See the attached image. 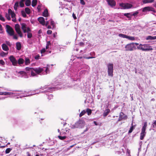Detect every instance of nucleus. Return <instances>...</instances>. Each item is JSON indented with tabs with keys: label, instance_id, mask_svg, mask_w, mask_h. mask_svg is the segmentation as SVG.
I'll return each instance as SVG.
<instances>
[{
	"label": "nucleus",
	"instance_id": "obj_40",
	"mask_svg": "<svg viewBox=\"0 0 156 156\" xmlns=\"http://www.w3.org/2000/svg\"><path fill=\"white\" fill-rule=\"evenodd\" d=\"M25 64L26 65H28L30 63V60L27 58H25Z\"/></svg>",
	"mask_w": 156,
	"mask_h": 156
},
{
	"label": "nucleus",
	"instance_id": "obj_44",
	"mask_svg": "<svg viewBox=\"0 0 156 156\" xmlns=\"http://www.w3.org/2000/svg\"><path fill=\"white\" fill-rule=\"evenodd\" d=\"M58 137L60 139V140H64L65 139L66 137V136H58Z\"/></svg>",
	"mask_w": 156,
	"mask_h": 156
},
{
	"label": "nucleus",
	"instance_id": "obj_19",
	"mask_svg": "<svg viewBox=\"0 0 156 156\" xmlns=\"http://www.w3.org/2000/svg\"><path fill=\"white\" fill-rule=\"evenodd\" d=\"M151 8V7L150 6L145 7L143 9L142 11L144 12L150 11Z\"/></svg>",
	"mask_w": 156,
	"mask_h": 156
},
{
	"label": "nucleus",
	"instance_id": "obj_28",
	"mask_svg": "<svg viewBox=\"0 0 156 156\" xmlns=\"http://www.w3.org/2000/svg\"><path fill=\"white\" fill-rule=\"evenodd\" d=\"M16 46L17 49L18 50H20L21 48V45L20 43V42H17L16 43Z\"/></svg>",
	"mask_w": 156,
	"mask_h": 156
},
{
	"label": "nucleus",
	"instance_id": "obj_54",
	"mask_svg": "<svg viewBox=\"0 0 156 156\" xmlns=\"http://www.w3.org/2000/svg\"><path fill=\"white\" fill-rule=\"evenodd\" d=\"M5 43H6V45H7L9 46H10L11 45V44L10 43L9 41H5Z\"/></svg>",
	"mask_w": 156,
	"mask_h": 156
},
{
	"label": "nucleus",
	"instance_id": "obj_10",
	"mask_svg": "<svg viewBox=\"0 0 156 156\" xmlns=\"http://www.w3.org/2000/svg\"><path fill=\"white\" fill-rule=\"evenodd\" d=\"M15 29L16 31V32L21 37H23V34L20 30V27L18 24H17L15 25Z\"/></svg>",
	"mask_w": 156,
	"mask_h": 156
},
{
	"label": "nucleus",
	"instance_id": "obj_27",
	"mask_svg": "<svg viewBox=\"0 0 156 156\" xmlns=\"http://www.w3.org/2000/svg\"><path fill=\"white\" fill-rule=\"evenodd\" d=\"M126 38L131 41H134L135 40V38L134 37L129 36L127 35Z\"/></svg>",
	"mask_w": 156,
	"mask_h": 156
},
{
	"label": "nucleus",
	"instance_id": "obj_7",
	"mask_svg": "<svg viewBox=\"0 0 156 156\" xmlns=\"http://www.w3.org/2000/svg\"><path fill=\"white\" fill-rule=\"evenodd\" d=\"M6 31L9 35L11 36L14 35V31L13 29L8 25H6Z\"/></svg>",
	"mask_w": 156,
	"mask_h": 156
},
{
	"label": "nucleus",
	"instance_id": "obj_21",
	"mask_svg": "<svg viewBox=\"0 0 156 156\" xmlns=\"http://www.w3.org/2000/svg\"><path fill=\"white\" fill-rule=\"evenodd\" d=\"M49 21V23H50L51 25L52 26V29L54 28L55 27V23L52 19H51L49 21Z\"/></svg>",
	"mask_w": 156,
	"mask_h": 156
},
{
	"label": "nucleus",
	"instance_id": "obj_51",
	"mask_svg": "<svg viewBox=\"0 0 156 156\" xmlns=\"http://www.w3.org/2000/svg\"><path fill=\"white\" fill-rule=\"evenodd\" d=\"M152 126L153 128H154L155 126H156V120L154 121L153 124H152Z\"/></svg>",
	"mask_w": 156,
	"mask_h": 156
},
{
	"label": "nucleus",
	"instance_id": "obj_56",
	"mask_svg": "<svg viewBox=\"0 0 156 156\" xmlns=\"http://www.w3.org/2000/svg\"><path fill=\"white\" fill-rule=\"evenodd\" d=\"M53 96L52 94H50L48 96V98L50 100L52 98Z\"/></svg>",
	"mask_w": 156,
	"mask_h": 156
},
{
	"label": "nucleus",
	"instance_id": "obj_48",
	"mask_svg": "<svg viewBox=\"0 0 156 156\" xmlns=\"http://www.w3.org/2000/svg\"><path fill=\"white\" fill-rule=\"evenodd\" d=\"M10 15H9V14H6V16H5L6 17V18L8 20H10L11 19V18L10 17Z\"/></svg>",
	"mask_w": 156,
	"mask_h": 156
},
{
	"label": "nucleus",
	"instance_id": "obj_46",
	"mask_svg": "<svg viewBox=\"0 0 156 156\" xmlns=\"http://www.w3.org/2000/svg\"><path fill=\"white\" fill-rule=\"evenodd\" d=\"M11 149L10 148H7L5 151V153L6 154H8L11 151Z\"/></svg>",
	"mask_w": 156,
	"mask_h": 156
},
{
	"label": "nucleus",
	"instance_id": "obj_38",
	"mask_svg": "<svg viewBox=\"0 0 156 156\" xmlns=\"http://www.w3.org/2000/svg\"><path fill=\"white\" fill-rule=\"evenodd\" d=\"M119 36L120 37H121L123 38H126V35L122 34H119Z\"/></svg>",
	"mask_w": 156,
	"mask_h": 156
},
{
	"label": "nucleus",
	"instance_id": "obj_43",
	"mask_svg": "<svg viewBox=\"0 0 156 156\" xmlns=\"http://www.w3.org/2000/svg\"><path fill=\"white\" fill-rule=\"evenodd\" d=\"M19 5V3L18 2H16L14 6V9L15 10H16Z\"/></svg>",
	"mask_w": 156,
	"mask_h": 156
},
{
	"label": "nucleus",
	"instance_id": "obj_37",
	"mask_svg": "<svg viewBox=\"0 0 156 156\" xmlns=\"http://www.w3.org/2000/svg\"><path fill=\"white\" fill-rule=\"evenodd\" d=\"M8 54V52L7 53H5V52L3 51H2L0 53V55L2 57H5L6 55Z\"/></svg>",
	"mask_w": 156,
	"mask_h": 156
},
{
	"label": "nucleus",
	"instance_id": "obj_34",
	"mask_svg": "<svg viewBox=\"0 0 156 156\" xmlns=\"http://www.w3.org/2000/svg\"><path fill=\"white\" fill-rule=\"evenodd\" d=\"M31 1L30 0H26L25 2V4L27 6H29L30 5Z\"/></svg>",
	"mask_w": 156,
	"mask_h": 156
},
{
	"label": "nucleus",
	"instance_id": "obj_8",
	"mask_svg": "<svg viewBox=\"0 0 156 156\" xmlns=\"http://www.w3.org/2000/svg\"><path fill=\"white\" fill-rule=\"evenodd\" d=\"M21 28L24 33H26L27 32H30V28L27 27V25L25 23H21Z\"/></svg>",
	"mask_w": 156,
	"mask_h": 156
},
{
	"label": "nucleus",
	"instance_id": "obj_31",
	"mask_svg": "<svg viewBox=\"0 0 156 156\" xmlns=\"http://www.w3.org/2000/svg\"><path fill=\"white\" fill-rule=\"evenodd\" d=\"M25 0H21L20 3V5L21 7H23L24 5V2Z\"/></svg>",
	"mask_w": 156,
	"mask_h": 156
},
{
	"label": "nucleus",
	"instance_id": "obj_18",
	"mask_svg": "<svg viewBox=\"0 0 156 156\" xmlns=\"http://www.w3.org/2000/svg\"><path fill=\"white\" fill-rule=\"evenodd\" d=\"M2 48L3 50L5 51H7L9 50V48L5 44H3L2 45Z\"/></svg>",
	"mask_w": 156,
	"mask_h": 156
},
{
	"label": "nucleus",
	"instance_id": "obj_12",
	"mask_svg": "<svg viewBox=\"0 0 156 156\" xmlns=\"http://www.w3.org/2000/svg\"><path fill=\"white\" fill-rule=\"evenodd\" d=\"M8 13L10 16H11L12 19V21L13 22H15L16 20V18L15 17V14L10 9H8Z\"/></svg>",
	"mask_w": 156,
	"mask_h": 156
},
{
	"label": "nucleus",
	"instance_id": "obj_55",
	"mask_svg": "<svg viewBox=\"0 0 156 156\" xmlns=\"http://www.w3.org/2000/svg\"><path fill=\"white\" fill-rule=\"evenodd\" d=\"M0 20L2 21H4L5 20L4 18L2 16L0 15Z\"/></svg>",
	"mask_w": 156,
	"mask_h": 156
},
{
	"label": "nucleus",
	"instance_id": "obj_30",
	"mask_svg": "<svg viewBox=\"0 0 156 156\" xmlns=\"http://www.w3.org/2000/svg\"><path fill=\"white\" fill-rule=\"evenodd\" d=\"M85 111H86V112L87 113V115H90L91 114L92 111L89 108H87Z\"/></svg>",
	"mask_w": 156,
	"mask_h": 156
},
{
	"label": "nucleus",
	"instance_id": "obj_57",
	"mask_svg": "<svg viewBox=\"0 0 156 156\" xmlns=\"http://www.w3.org/2000/svg\"><path fill=\"white\" fill-rule=\"evenodd\" d=\"M52 32V31L51 30H48L47 31V33L48 34H51Z\"/></svg>",
	"mask_w": 156,
	"mask_h": 156
},
{
	"label": "nucleus",
	"instance_id": "obj_36",
	"mask_svg": "<svg viewBox=\"0 0 156 156\" xmlns=\"http://www.w3.org/2000/svg\"><path fill=\"white\" fill-rule=\"evenodd\" d=\"M37 0H33L32 2V5L33 7L35 6L37 4Z\"/></svg>",
	"mask_w": 156,
	"mask_h": 156
},
{
	"label": "nucleus",
	"instance_id": "obj_64",
	"mask_svg": "<svg viewBox=\"0 0 156 156\" xmlns=\"http://www.w3.org/2000/svg\"><path fill=\"white\" fill-rule=\"evenodd\" d=\"M35 59H38L39 58V55H37L35 57Z\"/></svg>",
	"mask_w": 156,
	"mask_h": 156
},
{
	"label": "nucleus",
	"instance_id": "obj_60",
	"mask_svg": "<svg viewBox=\"0 0 156 156\" xmlns=\"http://www.w3.org/2000/svg\"><path fill=\"white\" fill-rule=\"evenodd\" d=\"M84 58H85L87 59H89L93 58L94 57H84Z\"/></svg>",
	"mask_w": 156,
	"mask_h": 156
},
{
	"label": "nucleus",
	"instance_id": "obj_32",
	"mask_svg": "<svg viewBox=\"0 0 156 156\" xmlns=\"http://www.w3.org/2000/svg\"><path fill=\"white\" fill-rule=\"evenodd\" d=\"M51 45V42L50 41H48L47 42L46 45V49H47L49 48V46Z\"/></svg>",
	"mask_w": 156,
	"mask_h": 156
},
{
	"label": "nucleus",
	"instance_id": "obj_22",
	"mask_svg": "<svg viewBox=\"0 0 156 156\" xmlns=\"http://www.w3.org/2000/svg\"><path fill=\"white\" fill-rule=\"evenodd\" d=\"M41 56H43L46 55L47 53L45 48H43L41 51Z\"/></svg>",
	"mask_w": 156,
	"mask_h": 156
},
{
	"label": "nucleus",
	"instance_id": "obj_41",
	"mask_svg": "<svg viewBox=\"0 0 156 156\" xmlns=\"http://www.w3.org/2000/svg\"><path fill=\"white\" fill-rule=\"evenodd\" d=\"M24 60L22 58H20L18 61V63L19 64H22Z\"/></svg>",
	"mask_w": 156,
	"mask_h": 156
},
{
	"label": "nucleus",
	"instance_id": "obj_59",
	"mask_svg": "<svg viewBox=\"0 0 156 156\" xmlns=\"http://www.w3.org/2000/svg\"><path fill=\"white\" fill-rule=\"evenodd\" d=\"M65 9H68L69 11V12L71 11V8L70 7H69V8L66 7Z\"/></svg>",
	"mask_w": 156,
	"mask_h": 156
},
{
	"label": "nucleus",
	"instance_id": "obj_3",
	"mask_svg": "<svg viewBox=\"0 0 156 156\" xmlns=\"http://www.w3.org/2000/svg\"><path fill=\"white\" fill-rule=\"evenodd\" d=\"M147 126V122H144L143 126L141 129V132L140 134V139L141 140H143L144 139V136H145L146 132V130Z\"/></svg>",
	"mask_w": 156,
	"mask_h": 156
},
{
	"label": "nucleus",
	"instance_id": "obj_2",
	"mask_svg": "<svg viewBox=\"0 0 156 156\" xmlns=\"http://www.w3.org/2000/svg\"><path fill=\"white\" fill-rule=\"evenodd\" d=\"M85 124V122L83 120H80L76 122L74 124L72 125L71 127L72 128H81L83 127Z\"/></svg>",
	"mask_w": 156,
	"mask_h": 156
},
{
	"label": "nucleus",
	"instance_id": "obj_35",
	"mask_svg": "<svg viewBox=\"0 0 156 156\" xmlns=\"http://www.w3.org/2000/svg\"><path fill=\"white\" fill-rule=\"evenodd\" d=\"M124 16L127 17L128 18H131V13H125L124 14Z\"/></svg>",
	"mask_w": 156,
	"mask_h": 156
},
{
	"label": "nucleus",
	"instance_id": "obj_6",
	"mask_svg": "<svg viewBox=\"0 0 156 156\" xmlns=\"http://www.w3.org/2000/svg\"><path fill=\"white\" fill-rule=\"evenodd\" d=\"M119 6L121 9H127L131 8L132 7V5L128 3H120Z\"/></svg>",
	"mask_w": 156,
	"mask_h": 156
},
{
	"label": "nucleus",
	"instance_id": "obj_47",
	"mask_svg": "<svg viewBox=\"0 0 156 156\" xmlns=\"http://www.w3.org/2000/svg\"><path fill=\"white\" fill-rule=\"evenodd\" d=\"M21 14L22 15V16L24 17H25L26 16V14L25 12L23 11H22L21 12Z\"/></svg>",
	"mask_w": 156,
	"mask_h": 156
},
{
	"label": "nucleus",
	"instance_id": "obj_24",
	"mask_svg": "<svg viewBox=\"0 0 156 156\" xmlns=\"http://www.w3.org/2000/svg\"><path fill=\"white\" fill-rule=\"evenodd\" d=\"M136 125H133V123L131 124V126L130 127V129L128 133H129L132 132L133 130L135 129Z\"/></svg>",
	"mask_w": 156,
	"mask_h": 156
},
{
	"label": "nucleus",
	"instance_id": "obj_14",
	"mask_svg": "<svg viewBox=\"0 0 156 156\" xmlns=\"http://www.w3.org/2000/svg\"><path fill=\"white\" fill-rule=\"evenodd\" d=\"M40 23L42 25H45L47 26L49 24V21H47L45 23V20L43 17H40Z\"/></svg>",
	"mask_w": 156,
	"mask_h": 156
},
{
	"label": "nucleus",
	"instance_id": "obj_23",
	"mask_svg": "<svg viewBox=\"0 0 156 156\" xmlns=\"http://www.w3.org/2000/svg\"><path fill=\"white\" fill-rule=\"evenodd\" d=\"M110 110L109 109H107L105 110L103 114V115L104 117H106L109 113Z\"/></svg>",
	"mask_w": 156,
	"mask_h": 156
},
{
	"label": "nucleus",
	"instance_id": "obj_9",
	"mask_svg": "<svg viewBox=\"0 0 156 156\" xmlns=\"http://www.w3.org/2000/svg\"><path fill=\"white\" fill-rule=\"evenodd\" d=\"M40 74L41 73L43 75L47 74L49 73V70L47 67H44L42 68H40Z\"/></svg>",
	"mask_w": 156,
	"mask_h": 156
},
{
	"label": "nucleus",
	"instance_id": "obj_42",
	"mask_svg": "<svg viewBox=\"0 0 156 156\" xmlns=\"http://www.w3.org/2000/svg\"><path fill=\"white\" fill-rule=\"evenodd\" d=\"M25 11L26 13L29 14L30 13V9L28 8H26L25 9Z\"/></svg>",
	"mask_w": 156,
	"mask_h": 156
},
{
	"label": "nucleus",
	"instance_id": "obj_4",
	"mask_svg": "<svg viewBox=\"0 0 156 156\" xmlns=\"http://www.w3.org/2000/svg\"><path fill=\"white\" fill-rule=\"evenodd\" d=\"M136 49V47L133 43L126 44L124 50L126 51H133Z\"/></svg>",
	"mask_w": 156,
	"mask_h": 156
},
{
	"label": "nucleus",
	"instance_id": "obj_63",
	"mask_svg": "<svg viewBox=\"0 0 156 156\" xmlns=\"http://www.w3.org/2000/svg\"><path fill=\"white\" fill-rule=\"evenodd\" d=\"M73 16L74 19H76V17L74 13L73 14Z\"/></svg>",
	"mask_w": 156,
	"mask_h": 156
},
{
	"label": "nucleus",
	"instance_id": "obj_16",
	"mask_svg": "<svg viewBox=\"0 0 156 156\" xmlns=\"http://www.w3.org/2000/svg\"><path fill=\"white\" fill-rule=\"evenodd\" d=\"M9 59L14 66H16L17 64V62L15 58L12 56L11 55L9 57Z\"/></svg>",
	"mask_w": 156,
	"mask_h": 156
},
{
	"label": "nucleus",
	"instance_id": "obj_25",
	"mask_svg": "<svg viewBox=\"0 0 156 156\" xmlns=\"http://www.w3.org/2000/svg\"><path fill=\"white\" fill-rule=\"evenodd\" d=\"M139 12L138 11H137L135 12H131V16H134L135 17H136L138 14L139 13Z\"/></svg>",
	"mask_w": 156,
	"mask_h": 156
},
{
	"label": "nucleus",
	"instance_id": "obj_26",
	"mask_svg": "<svg viewBox=\"0 0 156 156\" xmlns=\"http://www.w3.org/2000/svg\"><path fill=\"white\" fill-rule=\"evenodd\" d=\"M146 39L147 40H155L156 39V36H147L146 38Z\"/></svg>",
	"mask_w": 156,
	"mask_h": 156
},
{
	"label": "nucleus",
	"instance_id": "obj_58",
	"mask_svg": "<svg viewBox=\"0 0 156 156\" xmlns=\"http://www.w3.org/2000/svg\"><path fill=\"white\" fill-rule=\"evenodd\" d=\"M123 117H121V116H119V119L118 120V121H119L122 120V119H123Z\"/></svg>",
	"mask_w": 156,
	"mask_h": 156
},
{
	"label": "nucleus",
	"instance_id": "obj_61",
	"mask_svg": "<svg viewBox=\"0 0 156 156\" xmlns=\"http://www.w3.org/2000/svg\"><path fill=\"white\" fill-rule=\"evenodd\" d=\"M66 133V132L64 131H62V132H61L60 133V134L61 135L65 134Z\"/></svg>",
	"mask_w": 156,
	"mask_h": 156
},
{
	"label": "nucleus",
	"instance_id": "obj_5",
	"mask_svg": "<svg viewBox=\"0 0 156 156\" xmlns=\"http://www.w3.org/2000/svg\"><path fill=\"white\" fill-rule=\"evenodd\" d=\"M108 76L111 77L113 76V65L112 64H109L108 65Z\"/></svg>",
	"mask_w": 156,
	"mask_h": 156
},
{
	"label": "nucleus",
	"instance_id": "obj_62",
	"mask_svg": "<svg viewBox=\"0 0 156 156\" xmlns=\"http://www.w3.org/2000/svg\"><path fill=\"white\" fill-rule=\"evenodd\" d=\"M124 115V113L121 112L120 113L119 116H121V117H123V116Z\"/></svg>",
	"mask_w": 156,
	"mask_h": 156
},
{
	"label": "nucleus",
	"instance_id": "obj_50",
	"mask_svg": "<svg viewBox=\"0 0 156 156\" xmlns=\"http://www.w3.org/2000/svg\"><path fill=\"white\" fill-rule=\"evenodd\" d=\"M126 153L128 154V155L129 156H130V151L129 149H127L126 150Z\"/></svg>",
	"mask_w": 156,
	"mask_h": 156
},
{
	"label": "nucleus",
	"instance_id": "obj_45",
	"mask_svg": "<svg viewBox=\"0 0 156 156\" xmlns=\"http://www.w3.org/2000/svg\"><path fill=\"white\" fill-rule=\"evenodd\" d=\"M28 33L27 34V37L28 38H30L32 37V34L31 33H30V32H27Z\"/></svg>",
	"mask_w": 156,
	"mask_h": 156
},
{
	"label": "nucleus",
	"instance_id": "obj_15",
	"mask_svg": "<svg viewBox=\"0 0 156 156\" xmlns=\"http://www.w3.org/2000/svg\"><path fill=\"white\" fill-rule=\"evenodd\" d=\"M19 75L18 76L19 77H24L25 78H28V76L26 72L24 71H20L18 73Z\"/></svg>",
	"mask_w": 156,
	"mask_h": 156
},
{
	"label": "nucleus",
	"instance_id": "obj_52",
	"mask_svg": "<svg viewBox=\"0 0 156 156\" xmlns=\"http://www.w3.org/2000/svg\"><path fill=\"white\" fill-rule=\"evenodd\" d=\"M150 11H152L154 13L156 12V11L154 8L151 7Z\"/></svg>",
	"mask_w": 156,
	"mask_h": 156
},
{
	"label": "nucleus",
	"instance_id": "obj_11",
	"mask_svg": "<svg viewBox=\"0 0 156 156\" xmlns=\"http://www.w3.org/2000/svg\"><path fill=\"white\" fill-rule=\"evenodd\" d=\"M39 74V69L38 68H33L31 71V76H34L37 74Z\"/></svg>",
	"mask_w": 156,
	"mask_h": 156
},
{
	"label": "nucleus",
	"instance_id": "obj_53",
	"mask_svg": "<svg viewBox=\"0 0 156 156\" xmlns=\"http://www.w3.org/2000/svg\"><path fill=\"white\" fill-rule=\"evenodd\" d=\"M0 64L2 65H4L5 64V62L3 60H0Z\"/></svg>",
	"mask_w": 156,
	"mask_h": 156
},
{
	"label": "nucleus",
	"instance_id": "obj_33",
	"mask_svg": "<svg viewBox=\"0 0 156 156\" xmlns=\"http://www.w3.org/2000/svg\"><path fill=\"white\" fill-rule=\"evenodd\" d=\"M86 113V111L85 110H83L81 112L79 116L81 117L83 115H84Z\"/></svg>",
	"mask_w": 156,
	"mask_h": 156
},
{
	"label": "nucleus",
	"instance_id": "obj_1",
	"mask_svg": "<svg viewBox=\"0 0 156 156\" xmlns=\"http://www.w3.org/2000/svg\"><path fill=\"white\" fill-rule=\"evenodd\" d=\"M137 48L138 49L144 51H148L153 49L152 47L148 44H140L139 45L137 46Z\"/></svg>",
	"mask_w": 156,
	"mask_h": 156
},
{
	"label": "nucleus",
	"instance_id": "obj_49",
	"mask_svg": "<svg viewBox=\"0 0 156 156\" xmlns=\"http://www.w3.org/2000/svg\"><path fill=\"white\" fill-rule=\"evenodd\" d=\"M33 69V68H29V67H26V70L27 71H31Z\"/></svg>",
	"mask_w": 156,
	"mask_h": 156
},
{
	"label": "nucleus",
	"instance_id": "obj_13",
	"mask_svg": "<svg viewBox=\"0 0 156 156\" xmlns=\"http://www.w3.org/2000/svg\"><path fill=\"white\" fill-rule=\"evenodd\" d=\"M20 93H16L13 92H0V95H11L12 94H15V96H19V95Z\"/></svg>",
	"mask_w": 156,
	"mask_h": 156
},
{
	"label": "nucleus",
	"instance_id": "obj_29",
	"mask_svg": "<svg viewBox=\"0 0 156 156\" xmlns=\"http://www.w3.org/2000/svg\"><path fill=\"white\" fill-rule=\"evenodd\" d=\"M154 0H143V2L144 3H151L153 2Z\"/></svg>",
	"mask_w": 156,
	"mask_h": 156
},
{
	"label": "nucleus",
	"instance_id": "obj_17",
	"mask_svg": "<svg viewBox=\"0 0 156 156\" xmlns=\"http://www.w3.org/2000/svg\"><path fill=\"white\" fill-rule=\"evenodd\" d=\"M108 4L112 7L115 6V2L114 0H107Z\"/></svg>",
	"mask_w": 156,
	"mask_h": 156
},
{
	"label": "nucleus",
	"instance_id": "obj_39",
	"mask_svg": "<svg viewBox=\"0 0 156 156\" xmlns=\"http://www.w3.org/2000/svg\"><path fill=\"white\" fill-rule=\"evenodd\" d=\"M45 89H47V90H46L44 91L45 92H48L50 91H51V90L52 89H54V87L51 88L50 87H46L44 88Z\"/></svg>",
	"mask_w": 156,
	"mask_h": 156
},
{
	"label": "nucleus",
	"instance_id": "obj_20",
	"mask_svg": "<svg viewBox=\"0 0 156 156\" xmlns=\"http://www.w3.org/2000/svg\"><path fill=\"white\" fill-rule=\"evenodd\" d=\"M43 16L46 17L48 16V13L47 9H44V11L43 12Z\"/></svg>",
	"mask_w": 156,
	"mask_h": 156
}]
</instances>
